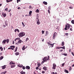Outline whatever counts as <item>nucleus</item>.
I'll return each mask as SVG.
<instances>
[{
    "mask_svg": "<svg viewBox=\"0 0 74 74\" xmlns=\"http://www.w3.org/2000/svg\"><path fill=\"white\" fill-rule=\"evenodd\" d=\"M13 0H6V2L7 3H8L9 2H12Z\"/></svg>",
    "mask_w": 74,
    "mask_h": 74,
    "instance_id": "nucleus-12",
    "label": "nucleus"
},
{
    "mask_svg": "<svg viewBox=\"0 0 74 74\" xmlns=\"http://www.w3.org/2000/svg\"><path fill=\"white\" fill-rule=\"evenodd\" d=\"M70 31H73V29H72V28H70Z\"/></svg>",
    "mask_w": 74,
    "mask_h": 74,
    "instance_id": "nucleus-55",
    "label": "nucleus"
},
{
    "mask_svg": "<svg viewBox=\"0 0 74 74\" xmlns=\"http://www.w3.org/2000/svg\"><path fill=\"white\" fill-rule=\"evenodd\" d=\"M2 69H5L6 68V65H4L1 66Z\"/></svg>",
    "mask_w": 74,
    "mask_h": 74,
    "instance_id": "nucleus-13",
    "label": "nucleus"
},
{
    "mask_svg": "<svg viewBox=\"0 0 74 74\" xmlns=\"http://www.w3.org/2000/svg\"><path fill=\"white\" fill-rule=\"evenodd\" d=\"M44 32H45V31H44L42 30V34H44Z\"/></svg>",
    "mask_w": 74,
    "mask_h": 74,
    "instance_id": "nucleus-49",
    "label": "nucleus"
},
{
    "mask_svg": "<svg viewBox=\"0 0 74 74\" xmlns=\"http://www.w3.org/2000/svg\"><path fill=\"white\" fill-rule=\"evenodd\" d=\"M42 73L43 74H44V73H45V71H42Z\"/></svg>",
    "mask_w": 74,
    "mask_h": 74,
    "instance_id": "nucleus-60",
    "label": "nucleus"
},
{
    "mask_svg": "<svg viewBox=\"0 0 74 74\" xmlns=\"http://www.w3.org/2000/svg\"><path fill=\"white\" fill-rule=\"evenodd\" d=\"M29 40V39L28 38H27L26 39V41H27L28 40Z\"/></svg>",
    "mask_w": 74,
    "mask_h": 74,
    "instance_id": "nucleus-52",
    "label": "nucleus"
},
{
    "mask_svg": "<svg viewBox=\"0 0 74 74\" xmlns=\"http://www.w3.org/2000/svg\"><path fill=\"white\" fill-rule=\"evenodd\" d=\"M61 48V47H57L56 48V49H59Z\"/></svg>",
    "mask_w": 74,
    "mask_h": 74,
    "instance_id": "nucleus-29",
    "label": "nucleus"
},
{
    "mask_svg": "<svg viewBox=\"0 0 74 74\" xmlns=\"http://www.w3.org/2000/svg\"><path fill=\"white\" fill-rule=\"evenodd\" d=\"M40 63H38V67H40Z\"/></svg>",
    "mask_w": 74,
    "mask_h": 74,
    "instance_id": "nucleus-26",
    "label": "nucleus"
},
{
    "mask_svg": "<svg viewBox=\"0 0 74 74\" xmlns=\"http://www.w3.org/2000/svg\"><path fill=\"white\" fill-rule=\"evenodd\" d=\"M39 10H38V9H36V12L38 13L39 12Z\"/></svg>",
    "mask_w": 74,
    "mask_h": 74,
    "instance_id": "nucleus-42",
    "label": "nucleus"
},
{
    "mask_svg": "<svg viewBox=\"0 0 74 74\" xmlns=\"http://www.w3.org/2000/svg\"><path fill=\"white\" fill-rule=\"evenodd\" d=\"M32 8V6H31V5H30L29 6V9H31V8Z\"/></svg>",
    "mask_w": 74,
    "mask_h": 74,
    "instance_id": "nucleus-45",
    "label": "nucleus"
},
{
    "mask_svg": "<svg viewBox=\"0 0 74 74\" xmlns=\"http://www.w3.org/2000/svg\"><path fill=\"white\" fill-rule=\"evenodd\" d=\"M43 61H44L45 62H47V60H49L47 58V57H45L43 59H42Z\"/></svg>",
    "mask_w": 74,
    "mask_h": 74,
    "instance_id": "nucleus-6",
    "label": "nucleus"
},
{
    "mask_svg": "<svg viewBox=\"0 0 74 74\" xmlns=\"http://www.w3.org/2000/svg\"><path fill=\"white\" fill-rule=\"evenodd\" d=\"M15 66V65H13L10 66V67L12 68L14 67Z\"/></svg>",
    "mask_w": 74,
    "mask_h": 74,
    "instance_id": "nucleus-17",
    "label": "nucleus"
},
{
    "mask_svg": "<svg viewBox=\"0 0 74 74\" xmlns=\"http://www.w3.org/2000/svg\"><path fill=\"white\" fill-rule=\"evenodd\" d=\"M18 47H17L15 49V51H14L15 52H16L17 51V50L18 49Z\"/></svg>",
    "mask_w": 74,
    "mask_h": 74,
    "instance_id": "nucleus-31",
    "label": "nucleus"
},
{
    "mask_svg": "<svg viewBox=\"0 0 74 74\" xmlns=\"http://www.w3.org/2000/svg\"><path fill=\"white\" fill-rule=\"evenodd\" d=\"M64 72H65V73H69V71H67L66 69H65L64 70Z\"/></svg>",
    "mask_w": 74,
    "mask_h": 74,
    "instance_id": "nucleus-20",
    "label": "nucleus"
},
{
    "mask_svg": "<svg viewBox=\"0 0 74 74\" xmlns=\"http://www.w3.org/2000/svg\"><path fill=\"white\" fill-rule=\"evenodd\" d=\"M7 40L6 39L4 40L3 41H2V44L3 45H5L6 43Z\"/></svg>",
    "mask_w": 74,
    "mask_h": 74,
    "instance_id": "nucleus-8",
    "label": "nucleus"
},
{
    "mask_svg": "<svg viewBox=\"0 0 74 74\" xmlns=\"http://www.w3.org/2000/svg\"><path fill=\"white\" fill-rule=\"evenodd\" d=\"M36 20L37 21L36 23H37V24L40 25V22L39 20V19H38V18H36Z\"/></svg>",
    "mask_w": 74,
    "mask_h": 74,
    "instance_id": "nucleus-3",
    "label": "nucleus"
},
{
    "mask_svg": "<svg viewBox=\"0 0 74 74\" xmlns=\"http://www.w3.org/2000/svg\"><path fill=\"white\" fill-rule=\"evenodd\" d=\"M18 66L19 67H22L23 66V65H18Z\"/></svg>",
    "mask_w": 74,
    "mask_h": 74,
    "instance_id": "nucleus-24",
    "label": "nucleus"
},
{
    "mask_svg": "<svg viewBox=\"0 0 74 74\" xmlns=\"http://www.w3.org/2000/svg\"><path fill=\"white\" fill-rule=\"evenodd\" d=\"M0 49H1V51H3V48L2 47H0Z\"/></svg>",
    "mask_w": 74,
    "mask_h": 74,
    "instance_id": "nucleus-27",
    "label": "nucleus"
},
{
    "mask_svg": "<svg viewBox=\"0 0 74 74\" xmlns=\"http://www.w3.org/2000/svg\"><path fill=\"white\" fill-rule=\"evenodd\" d=\"M43 3L45 5H47L48 4L47 2H45V1H44L43 2Z\"/></svg>",
    "mask_w": 74,
    "mask_h": 74,
    "instance_id": "nucleus-23",
    "label": "nucleus"
},
{
    "mask_svg": "<svg viewBox=\"0 0 74 74\" xmlns=\"http://www.w3.org/2000/svg\"><path fill=\"white\" fill-rule=\"evenodd\" d=\"M63 51V49H61L60 51H59V52H61L62 51Z\"/></svg>",
    "mask_w": 74,
    "mask_h": 74,
    "instance_id": "nucleus-53",
    "label": "nucleus"
},
{
    "mask_svg": "<svg viewBox=\"0 0 74 74\" xmlns=\"http://www.w3.org/2000/svg\"><path fill=\"white\" fill-rule=\"evenodd\" d=\"M18 10H20L21 9V8L20 7H18Z\"/></svg>",
    "mask_w": 74,
    "mask_h": 74,
    "instance_id": "nucleus-61",
    "label": "nucleus"
},
{
    "mask_svg": "<svg viewBox=\"0 0 74 74\" xmlns=\"http://www.w3.org/2000/svg\"><path fill=\"white\" fill-rule=\"evenodd\" d=\"M64 66V63H63V64H62V66Z\"/></svg>",
    "mask_w": 74,
    "mask_h": 74,
    "instance_id": "nucleus-56",
    "label": "nucleus"
},
{
    "mask_svg": "<svg viewBox=\"0 0 74 74\" xmlns=\"http://www.w3.org/2000/svg\"><path fill=\"white\" fill-rule=\"evenodd\" d=\"M69 8H70V9H72L73 8L72 7V6H71L69 7Z\"/></svg>",
    "mask_w": 74,
    "mask_h": 74,
    "instance_id": "nucleus-32",
    "label": "nucleus"
},
{
    "mask_svg": "<svg viewBox=\"0 0 74 74\" xmlns=\"http://www.w3.org/2000/svg\"><path fill=\"white\" fill-rule=\"evenodd\" d=\"M10 47H11V49L12 50H14L15 47V46H10Z\"/></svg>",
    "mask_w": 74,
    "mask_h": 74,
    "instance_id": "nucleus-9",
    "label": "nucleus"
},
{
    "mask_svg": "<svg viewBox=\"0 0 74 74\" xmlns=\"http://www.w3.org/2000/svg\"><path fill=\"white\" fill-rule=\"evenodd\" d=\"M36 16L38 18H39V14H37V15H36Z\"/></svg>",
    "mask_w": 74,
    "mask_h": 74,
    "instance_id": "nucleus-37",
    "label": "nucleus"
},
{
    "mask_svg": "<svg viewBox=\"0 0 74 74\" xmlns=\"http://www.w3.org/2000/svg\"><path fill=\"white\" fill-rule=\"evenodd\" d=\"M13 44H14V41H13Z\"/></svg>",
    "mask_w": 74,
    "mask_h": 74,
    "instance_id": "nucleus-64",
    "label": "nucleus"
},
{
    "mask_svg": "<svg viewBox=\"0 0 74 74\" xmlns=\"http://www.w3.org/2000/svg\"><path fill=\"white\" fill-rule=\"evenodd\" d=\"M16 39V40H20V38L19 37L17 38Z\"/></svg>",
    "mask_w": 74,
    "mask_h": 74,
    "instance_id": "nucleus-48",
    "label": "nucleus"
},
{
    "mask_svg": "<svg viewBox=\"0 0 74 74\" xmlns=\"http://www.w3.org/2000/svg\"><path fill=\"white\" fill-rule=\"evenodd\" d=\"M51 74H55V73L54 72H52Z\"/></svg>",
    "mask_w": 74,
    "mask_h": 74,
    "instance_id": "nucleus-62",
    "label": "nucleus"
},
{
    "mask_svg": "<svg viewBox=\"0 0 74 74\" xmlns=\"http://www.w3.org/2000/svg\"><path fill=\"white\" fill-rule=\"evenodd\" d=\"M5 24L6 25H3V27H6V26H8V24L6 22H5Z\"/></svg>",
    "mask_w": 74,
    "mask_h": 74,
    "instance_id": "nucleus-19",
    "label": "nucleus"
},
{
    "mask_svg": "<svg viewBox=\"0 0 74 74\" xmlns=\"http://www.w3.org/2000/svg\"><path fill=\"white\" fill-rule=\"evenodd\" d=\"M44 38H43V40H42V41L43 42H44Z\"/></svg>",
    "mask_w": 74,
    "mask_h": 74,
    "instance_id": "nucleus-63",
    "label": "nucleus"
},
{
    "mask_svg": "<svg viewBox=\"0 0 74 74\" xmlns=\"http://www.w3.org/2000/svg\"><path fill=\"white\" fill-rule=\"evenodd\" d=\"M11 11V9H9V11H8V12H10V11Z\"/></svg>",
    "mask_w": 74,
    "mask_h": 74,
    "instance_id": "nucleus-59",
    "label": "nucleus"
},
{
    "mask_svg": "<svg viewBox=\"0 0 74 74\" xmlns=\"http://www.w3.org/2000/svg\"><path fill=\"white\" fill-rule=\"evenodd\" d=\"M2 16L3 17L5 18L6 16V14L4 13L3 12L2 13Z\"/></svg>",
    "mask_w": 74,
    "mask_h": 74,
    "instance_id": "nucleus-10",
    "label": "nucleus"
},
{
    "mask_svg": "<svg viewBox=\"0 0 74 74\" xmlns=\"http://www.w3.org/2000/svg\"><path fill=\"white\" fill-rule=\"evenodd\" d=\"M71 54L72 55H73V56H74V53L73 52H71Z\"/></svg>",
    "mask_w": 74,
    "mask_h": 74,
    "instance_id": "nucleus-50",
    "label": "nucleus"
},
{
    "mask_svg": "<svg viewBox=\"0 0 74 74\" xmlns=\"http://www.w3.org/2000/svg\"><path fill=\"white\" fill-rule=\"evenodd\" d=\"M30 67L28 66H26L25 67V69H27L28 70H29L30 69Z\"/></svg>",
    "mask_w": 74,
    "mask_h": 74,
    "instance_id": "nucleus-11",
    "label": "nucleus"
},
{
    "mask_svg": "<svg viewBox=\"0 0 74 74\" xmlns=\"http://www.w3.org/2000/svg\"><path fill=\"white\" fill-rule=\"evenodd\" d=\"M3 56H1L0 57V60H2V59H3Z\"/></svg>",
    "mask_w": 74,
    "mask_h": 74,
    "instance_id": "nucleus-36",
    "label": "nucleus"
},
{
    "mask_svg": "<svg viewBox=\"0 0 74 74\" xmlns=\"http://www.w3.org/2000/svg\"><path fill=\"white\" fill-rule=\"evenodd\" d=\"M22 69H23V70H25V67L24 66H23L22 67Z\"/></svg>",
    "mask_w": 74,
    "mask_h": 74,
    "instance_id": "nucleus-46",
    "label": "nucleus"
},
{
    "mask_svg": "<svg viewBox=\"0 0 74 74\" xmlns=\"http://www.w3.org/2000/svg\"><path fill=\"white\" fill-rule=\"evenodd\" d=\"M7 73V71H5L4 72H3V73H1V74H5Z\"/></svg>",
    "mask_w": 74,
    "mask_h": 74,
    "instance_id": "nucleus-25",
    "label": "nucleus"
},
{
    "mask_svg": "<svg viewBox=\"0 0 74 74\" xmlns=\"http://www.w3.org/2000/svg\"><path fill=\"white\" fill-rule=\"evenodd\" d=\"M20 73L21 74H25V72L22 71L20 72Z\"/></svg>",
    "mask_w": 74,
    "mask_h": 74,
    "instance_id": "nucleus-21",
    "label": "nucleus"
},
{
    "mask_svg": "<svg viewBox=\"0 0 74 74\" xmlns=\"http://www.w3.org/2000/svg\"><path fill=\"white\" fill-rule=\"evenodd\" d=\"M36 70L38 69V67H36Z\"/></svg>",
    "mask_w": 74,
    "mask_h": 74,
    "instance_id": "nucleus-58",
    "label": "nucleus"
},
{
    "mask_svg": "<svg viewBox=\"0 0 74 74\" xmlns=\"http://www.w3.org/2000/svg\"><path fill=\"white\" fill-rule=\"evenodd\" d=\"M70 28V25L68 23H66L65 25V27L64 29L65 30H68Z\"/></svg>",
    "mask_w": 74,
    "mask_h": 74,
    "instance_id": "nucleus-1",
    "label": "nucleus"
},
{
    "mask_svg": "<svg viewBox=\"0 0 74 74\" xmlns=\"http://www.w3.org/2000/svg\"><path fill=\"white\" fill-rule=\"evenodd\" d=\"M61 48L63 49H65V47L64 46L63 47H61Z\"/></svg>",
    "mask_w": 74,
    "mask_h": 74,
    "instance_id": "nucleus-44",
    "label": "nucleus"
},
{
    "mask_svg": "<svg viewBox=\"0 0 74 74\" xmlns=\"http://www.w3.org/2000/svg\"><path fill=\"white\" fill-rule=\"evenodd\" d=\"M45 61H43L42 62V63H44L45 62H46Z\"/></svg>",
    "mask_w": 74,
    "mask_h": 74,
    "instance_id": "nucleus-57",
    "label": "nucleus"
},
{
    "mask_svg": "<svg viewBox=\"0 0 74 74\" xmlns=\"http://www.w3.org/2000/svg\"><path fill=\"white\" fill-rule=\"evenodd\" d=\"M15 55H16V56L19 55L20 54V53H19L18 52H16V53H15Z\"/></svg>",
    "mask_w": 74,
    "mask_h": 74,
    "instance_id": "nucleus-16",
    "label": "nucleus"
},
{
    "mask_svg": "<svg viewBox=\"0 0 74 74\" xmlns=\"http://www.w3.org/2000/svg\"><path fill=\"white\" fill-rule=\"evenodd\" d=\"M16 31L18 32H19V29H14V32H16Z\"/></svg>",
    "mask_w": 74,
    "mask_h": 74,
    "instance_id": "nucleus-14",
    "label": "nucleus"
},
{
    "mask_svg": "<svg viewBox=\"0 0 74 74\" xmlns=\"http://www.w3.org/2000/svg\"><path fill=\"white\" fill-rule=\"evenodd\" d=\"M53 66H52V69H55L57 67L56 65L55 64H53Z\"/></svg>",
    "mask_w": 74,
    "mask_h": 74,
    "instance_id": "nucleus-7",
    "label": "nucleus"
},
{
    "mask_svg": "<svg viewBox=\"0 0 74 74\" xmlns=\"http://www.w3.org/2000/svg\"><path fill=\"white\" fill-rule=\"evenodd\" d=\"M9 40L8 39H7V40H6V42H7V43H8V42H9Z\"/></svg>",
    "mask_w": 74,
    "mask_h": 74,
    "instance_id": "nucleus-38",
    "label": "nucleus"
},
{
    "mask_svg": "<svg viewBox=\"0 0 74 74\" xmlns=\"http://www.w3.org/2000/svg\"><path fill=\"white\" fill-rule=\"evenodd\" d=\"M46 33L47 34V35H48V33H49L48 32V31H46Z\"/></svg>",
    "mask_w": 74,
    "mask_h": 74,
    "instance_id": "nucleus-54",
    "label": "nucleus"
},
{
    "mask_svg": "<svg viewBox=\"0 0 74 74\" xmlns=\"http://www.w3.org/2000/svg\"><path fill=\"white\" fill-rule=\"evenodd\" d=\"M54 45V43H53L52 44H51V48L53 47Z\"/></svg>",
    "mask_w": 74,
    "mask_h": 74,
    "instance_id": "nucleus-28",
    "label": "nucleus"
},
{
    "mask_svg": "<svg viewBox=\"0 0 74 74\" xmlns=\"http://www.w3.org/2000/svg\"><path fill=\"white\" fill-rule=\"evenodd\" d=\"M48 12L49 14H50V11L49 10H48Z\"/></svg>",
    "mask_w": 74,
    "mask_h": 74,
    "instance_id": "nucleus-47",
    "label": "nucleus"
},
{
    "mask_svg": "<svg viewBox=\"0 0 74 74\" xmlns=\"http://www.w3.org/2000/svg\"><path fill=\"white\" fill-rule=\"evenodd\" d=\"M62 55H64V56H67V54L66 53H65V54H64V53H62Z\"/></svg>",
    "mask_w": 74,
    "mask_h": 74,
    "instance_id": "nucleus-34",
    "label": "nucleus"
},
{
    "mask_svg": "<svg viewBox=\"0 0 74 74\" xmlns=\"http://www.w3.org/2000/svg\"><path fill=\"white\" fill-rule=\"evenodd\" d=\"M15 64V63H13L12 61H11V62H10V65L14 64Z\"/></svg>",
    "mask_w": 74,
    "mask_h": 74,
    "instance_id": "nucleus-18",
    "label": "nucleus"
},
{
    "mask_svg": "<svg viewBox=\"0 0 74 74\" xmlns=\"http://www.w3.org/2000/svg\"><path fill=\"white\" fill-rule=\"evenodd\" d=\"M25 45L24 46V47H23L22 48V50H24L25 49Z\"/></svg>",
    "mask_w": 74,
    "mask_h": 74,
    "instance_id": "nucleus-30",
    "label": "nucleus"
},
{
    "mask_svg": "<svg viewBox=\"0 0 74 74\" xmlns=\"http://www.w3.org/2000/svg\"><path fill=\"white\" fill-rule=\"evenodd\" d=\"M57 33L56 32H55L54 33V34H53V40H55V37L57 36Z\"/></svg>",
    "mask_w": 74,
    "mask_h": 74,
    "instance_id": "nucleus-5",
    "label": "nucleus"
},
{
    "mask_svg": "<svg viewBox=\"0 0 74 74\" xmlns=\"http://www.w3.org/2000/svg\"><path fill=\"white\" fill-rule=\"evenodd\" d=\"M8 10V8H5V11H7Z\"/></svg>",
    "mask_w": 74,
    "mask_h": 74,
    "instance_id": "nucleus-43",
    "label": "nucleus"
},
{
    "mask_svg": "<svg viewBox=\"0 0 74 74\" xmlns=\"http://www.w3.org/2000/svg\"><path fill=\"white\" fill-rule=\"evenodd\" d=\"M25 34L24 32L21 33H19L18 34L19 37L20 38L22 37L23 36H25Z\"/></svg>",
    "mask_w": 74,
    "mask_h": 74,
    "instance_id": "nucleus-2",
    "label": "nucleus"
},
{
    "mask_svg": "<svg viewBox=\"0 0 74 74\" xmlns=\"http://www.w3.org/2000/svg\"><path fill=\"white\" fill-rule=\"evenodd\" d=\"M22 42L23 43L24 42L23 41H22L21 40H18V42L16 43V45H19V44H21Z\"/></svg>",
    "mask_w": 74,
    "mask_h": 74,
    "instance_id": "nucleus-4",
    "label": "nucleus"
},
{
    "mask_svg": "<svg viewBox=\"0 0 74 74\" xmlns=\"http://www.w3.org/2000/svg\"><path fill=\"white\" fill-rule=\"evenodd\" d=\"M51 6H49L48 7V10H51Z\"/></svg>",
    "mask_w": 74,
    "mask_h": 74,
    "instance_id": "nucleus-40",
    "label": "nucleus"
},
{
    "mask_svg": "<svg viewBox=\"0 0 74 74\" xmlns=\"http://www.w3.org/2000/svg\"><path fill=\"white\" fill-rule=\"evenodd\" d=\"M47 44H48V46H49L50 45H51V44L50 43V42H47Z\"/></svg>",
    "mask_w": 74,
    "mask_h": 74,
    "instance_id": "nucleus-33",
    "label": "nucleus"
},
{
    "mask_svg": "<svg viewBox=\"0 0 74 74\" xmlns=\"http://www.w3.org/2000/svg\"><path fill=\"white\" fill-rule=\"evenodd\" d=\"M64 42H62L61 45L62 46H64Z\"/></svg>",
    "mask_w": 74,
    "mask_h": 74,
    "instance_id": "nucleus-22",
    "label": "nucleus"
},
{
    "mask_svg": "<svg viewBox=\"0 0 74 74\" xmlns=\"http://www.w3.org/2000/svg\"><path fill=\"white\" fill-rule=\"evenodd\" d=\"M71 22L73 24H74V20H72L71 21Z\"/></svg>",
    "mask_w": 74,
    "mask_h": 74,
    "instance_id": "nucleus-39",
    "label": "nucleus"
},
{
    "mask_svg": "<svg viewBox=\"0 0 74 74\" xmlns=\"http://www.w3.org/2000/svg\"><path fill=\"white\" fill-rule=\"evenodd\" d=\"M22 24L23 27H25V24H24L23 22H22Z\"/></svg>",
    "mask_w": 74,
    "mask_h": 74,
    "instance_id": "nucleus-35",
    "label": "nucleus"
},
{
    "mask_svg": "<svg viewBox=\"0 0 74 74\" xmlns=\"http://www.w3.org/2000/svg\"><path fill=\"white\" fill-rule=\"evenodd\" d=\"M65 36H67L69 35V34L68 33H66L65 34Z\"/></svg>",
    "mask_w": 74,
    "mask_h": 74,
    "instance_id": "nucleus-41",
    "label": "nucleus"
},
{
    "mask_svg": "<svg viewBox=\"0 0 74 74\" xmlns=\"http://www.w3.org/2000/svg\"><path fill=\"white\" fill-rule=\"evenodd\" d=\"M32 12V11H30L29 12V14H31Z\"/></svg>",
    "mask_w": 74,
    "mask_h": 74,
    "instance_id": "nucleus-51",
    "label": "nucleus"
},
{
    "mask_svg": "<svg viewBox=\"0 0 74 74\" xmlns=\"http://www.w3.org/2000/svg\"><path fill=\"white\" fill-rule=\"evenodd\" d=\"M43 69H44V71H46L47 69V67L46 66H44L43 68Z\"/></svg>",
    "mask_w": 74,
    "mask_h": 74,
    "instance_id": "nucleus-15",
    "label": "nucleus"
}]
</instances>
